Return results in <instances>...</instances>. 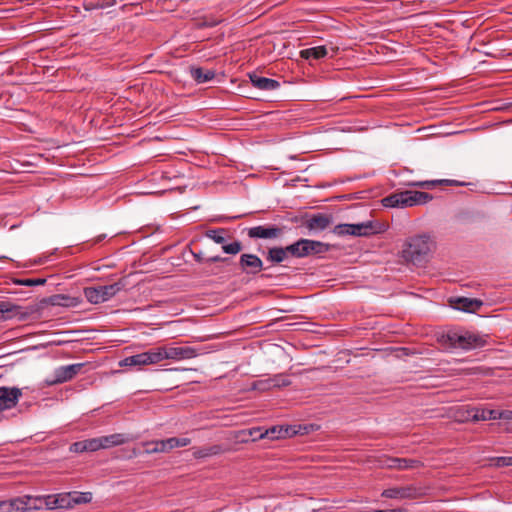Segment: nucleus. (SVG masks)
<instances>
[{
    "label": "nucleus",
    "mask_w": 512,
    "mask_h": 512,
    "mask_svg": "<svg viewBox=\"0 0 512 512\" xmlns=\"http://www.w3.org/2000/svg\"><path fill=\"white\" fill-rule=\"evenodd\" d=\"M435 249V242L428 234H421L410 237L402 249L403 258L413 263L421 265L428 261Z\"/></svg>",
    "instance_id": "nucleus-1"
},
{
    "label": "nucleus",
    "mask_w": 512,
    "mask_h": 512,
    "mask_svg": "<svg viewBox=\"0 0 512 512\" xmlns=\"http://www.w3.org/2000/svg\"><path fill=\"white\" fill-rule=\"evenodd\" d=\"M431 199L432 196L429 193L407 190L383 198L382 204L390 208H404L425 204Z\"/></svg>",
    "instance_id": "nucleus-2"
},
{
    "label": "nucleus",
    "mask_w": 512,
    "mask_h": 512,
    "mask_svg": "<svg viewBox=\"0 0 512 512\" xmlns=\"http://www.w3.org/2000/svg\"><path fill=\"white\" fill-rule=\"evenodd\" d=\"M287 250L290 251V256L303 258L310 255L326 253L329 250V245L321 241L302 238L288 245Z\"/></svg>",
    "instance_id": "nucleus-3"
},
{
    "label": "nucleus",
    "mask_w": 512,
    "mask_h": 512,
    "mask_svg": "<svg viewBox=\"0 0 512 512\" xmlns=\"http://www.w3.org/2000/svg\"><path fill=\"white\" fill-rule=\"evenodd\" d=\"M124 287L121 282H116L110 285L87 287L84 289V296L91 304H100L110 300Z\"/></svg>",
    "instance_id": "nucleus-4"
},
{
    "label": "nucleus",
    "mask_w": 512,
    "mask_h": 512,
    "mask_svg": "<svg viewBox=\"0 0 512 512\" xmlns=\"http://www.w3.org/2000/svg\"><path fill=\"white\" fill-rule=\"evenodd\" d=\"M48 495L21 496L11 499V512H26L28 510H41L46 508Z\"/></svg>",
    "instance_id": "nucleus-5"
},
{
    "label": "nucleus",
    "mask_w": 512,
    "mask_h": 512,
    "mask_svg": "<svg viewBox=\"0 0 512 512\" xmlns=\"http://www.w3.org/2000/svg\"><path fill=\"white\" fill-rule=\"evenodd\" d=\"M160 360H185L197 357V349L190 346H159Z\"/></svg>",
    "instance_id": "nucleus-6"
},
{
    "label": "nucleus",
    "mask_w": 512,
    "mask_h": 512,
    "mask_svg": "<svg viewBox=\"0 0 512 512\" xmlns=\"http://www.w3.org/2000/svg\"><path fill=\"white\" fill-rule=\"evenodd\" d=\"M422 495V489L415 485L389 487L381 493L382 497L395 500H413Z\"/></svg>",
    "instance_id": "nucleus-7"
},
{
    "label": "nucleus",
    "mask_w": 512,
    "mask_h": 512,
    "mask_svg": "<svg viewBox=\"0 0 512 512\" xmlns=\"http://www.w3.org/2000/svg\"><path fill=\"white\" fill-rule=\"evenodd\" d=\"M161 362L159 348H153L148 351L128 356L120 361V366H143L152 365Z\"/></svg>",
    "instance_id": "nucleus-8"
},
{
    "label": "nucleus",
    "mask_w": 512,
    "mask_h": 512,
    "mask_svg": "<svg viewBox=\"0 0 512 512\" xmlns=\"http://www.w3.org/2000/svg\"><path fill=\"white\" fill-rule=\"evenodd\" d=\"M449 341L454 348L470 350L484 345L482 337L472 333H452L448 335Z\"/></svg>",
    "instance_id": "nucleus-9"
},
{
    "label": "nucleus",
    "mask_w": 512,
    "mask_h": 512,
    "mask_svg": "<svg viewBox=\"0 0 512 512\" xmlns=\"http://www.w3.org/2000/svg\"><path fill=\"white\" fill-rule=\"evenodd\" d=\"M21 397L22 391L17 387H0V412L14 408Z\"/></svg>",
    "instance_id": "nucleus-10"
},
{
    "label": "nucleus",
    "mask_w": 512,
    "mask_h": 512,
    "mask_svg": "<svg viewBox=\"0 0 512 512\" xmlns=\"http://www.w3.org/2000/svg\"><path fill=\"white\" fill-rule=\"evenodd\" d=\"M239 266L244 273L255 275L262 271L263 262L255 254H242L239 259Z\"/></svg>",
    "instance_id": "nucleus-11"
},
{
    "label": "nucleus",
    "mask_w": 512,
    "mask_h": 512,
    "mask_svg": "<svg viewBox=\"0 0 512 512\" xmlns=\"http://www.w3.org/2000/svg\"><path fill=\"white\" fill-rule=\"evenodd\" d=\"M282 230L276 226H255L248 229L247 234L253 239H275L279 237Z\"/></svg>",
    "instance_id": "nucleus-12"
},
{
    "label": "nucleus",
    "mask_w": 512,
    "mask_h": 512,
    "mask_svg": "<svg viewBox=\"0 0 512 512\" xmlns=\"http://www.w3.org/2000/svg\"><path fill=\"white\" fill-rule=\"evenodd\" d=\"M382 466L389 469L408 470L418 468L421 462L416 459L388 457L383 461Z\"/></svg>",
    "instance_id": "nucleus-13"
},
{
    "label": "nucleus",
    "mask_w": 512,
    "mask_h": 512,
    "mask_svg": "<svg viewBox=\"0 0 512 512\" xmlns=\"http://www.w3.org/2000/svg\"><path fill=\"white\" fill-rule=\"evenodd\" d=\"M46 509H71L69 492L48 495Z\"/></svg>",
    "instance_id": "nucleus-14"
},
{
    "label": "nucleus",
    "mask_w": 512,
    "mask_h": 512,
    "mask_svg": "<svg viewBox=\"0 0 512 512\" xmlns=\"http://www.w3.org/2000/svg\"><path fill=\"white\" fill-rule=\"evenodd\" d=\"M250 81L255 88L265 91H272L279 88L280 83L277 80L259 76L256 73L249 75Z\"/></svg>",
    "instance_id": "nucleus-15"
},
{
    "label": "nucleus",
    "mask_w": 512,
    "mask_h": 512,
    "mask_svg": "<svg viewBox=\"0 0 512 512\" xmlns=\"http://www.w3.org/2000/svg\"><path fill=\"white\" fill-rule=\"evenodd\" d=\"M467 419L472 421L496 420L497 410L473 407L467 410Z\"/></svg>",
    "instance_id": "nucleus-16"
},
{
    "label": "nucleus",
    "mask_w": 512,
    "mask_h": 512,
    "mask_svg": "<svg viewBox=\"0 0 512 512\" xmlns=\"http://www.w3.org/2000/svg\"><path fill=\"white\" fill-rule=\"evenodd\" d=\"M331 223V217L325 214H314L306 222V227L311 231H323Z\"/></svg>",
    "instance_id": "nucleus-17"
},
{
    "label": "nucleus",
    "mask_w": 512,
    "mask_h": 512,
    "mask_svg": "<svg viewBox=\"0 0 512 512\" xmlns=\"http://www.w3.org/2000/svg\"><path fill=\"white\" fill-rule=\"evenodd\" d=\"M101 449L122 445L127 442L128 438L125 434L116 433L107 436L98 437Z\"/></svg>",
    "instance_id": "nucleus-18"
},
{
    "label": "nucleus",
    "mask_w": 512,
    "mask_h": 512,
    "mask_svg": "<svg viewBox=\"0 0 512 512\" xmlns=\"http://www.w3.org/2000/svg\"><path fill=\"white\" fill-rule=\"evenodd\" d=\"M256 432H259V438H269L271 440H275L289 435V428H284L283 426H273L267 429L264 433L261 432L260 429H257Z\"/></svg>",
    "instance_id": "nucleus-19"
},
{
    "label": "nucleus",
    "mask_w": 512,
    "mask_h": 512,
    "mask_svg": "<svg viewBox=\"0 0 512 512\" xmlns=\"http://www.w3.org/2000/svg\"><path fill=\"white\" fill-rule=\"evenodd\" d=\"M49 303L53 306L75 307L78 305L79 301L77 298L65 294H56L49 298Z\"/></svg>",
    "instance_id": "nucleus-20"
},
{
    "label": "nucleus",
    "mask_w": 512,
    "mask_h": 512,
    "mask_svg": "<svg viewBox=\"0 0 512 512\" xmlns=\"http://www.w3.org/2000/svg\"><path fill=\"white\" fill-rule=\"evenodd\" d=\"M352 236H368L376 233L373 222L367 221L357 224H351Z\"/></svg>",
    "instance_id": "nucleus-21"
},
{
    "label": "nucleus",
    "mask_w": 512,
    "mask_h": 512,
    "mask_svg": "<svg viewBox=\"0 0 512 512\" xmlns=\"http://www.w3.org/2000/svg\"><path fill=\"white\" fill-rule=\"evenodd\" d=\"M290 256V251L286 247H273L268 250L267 259L272 263H281Z\"/></svg>",
    "instance_id": "nucleus-22"
},
{
    "label": "nucleus",
    "mask_w": 512,
    "mask_h": 512,
    "mask_svg": "<svg viewBox=\"0 0 512 512\" xmlns=\"http://www.w3.org/2000/svg\"><path fill=\"white\" fill-rule=\"evenodd\" d=\"M300 55L306 60H318L327 55V49L325 46L311 47L301 50Z\"/></svg>",
    "instance_id": "nucleus-23"
},
{
    "label": "nucleus",
    "mask_w": 512,
    "mask_h": 512,
    "mask_svg": "<svg viewBox=\"0 0 512 512\" xmlns=\"http://www.w3.org/2000/svg\"><path fill=\"white\" fill-rule=\"evenodd\" d=\"M190 75L197 83H206L214 78L215 73L212 70H204L200 67H192L190 69Z\"/></svg>",
    "instance_id": "nucleus-24"
},
{
    "label": "nucleus",
    "mask_w": 512,
    "mask_h": 512,
    "mask_svg": "<svg viewBox=\"0 0 512 512\" xmlns=\"http://www.w3.org/2000/svg\"><path fill=\"white\" fill-rule=\"evenodd\" d=\"M70 494V502L71 509L76 505L88 504L92 501L93 495L91 492H80V491H71Z\"/></svg>",
    "instance_id": "nucleus-25"
},
{
    "label": "nucleus",
    "mask_w": 512,
    "mask_h": 512,
    "mask_svg": "<svg viewBox=\"0 0 512 512\" xmlns=\"http://www.w3.org/2000/svg\"><path fill=\"white\" fill-rule=\"evenodd\" d=\"M458 303V309L465 312H473L482 305V301L470 298H459Z\"/></svg>",
    "instance_id": "nucleus-26"
},
{
    "label": "nucleus",
    "mask_w": 512,
    "mask_h": 512,
    "mask_svg": "<svg viewBox=\"0 0 512 512\" xmlns=\"http://www.w3.org/2000/svg\"><path fill=\"white\" fill-rule=\"evenodd\" d=\"M69 380H71V378L69 376V373L67 371V367L65 365V366H60V367H58V368H56L54 370L53 379L50 380L48 383L53 385V384L64 383V382H67Z\"/></svg>",
    "instance_id": "nucleus-27"
},
{
    "label": "nucleus",
    "mask_w": 512,
    "mask_h": 512,
    "mask_svg": "<svg viewBox=\"0 0 512 512\" xmlns=\"http://www.w3.org/2000/svg\"><path fill=\"white\" fill-rule=\"evenodd\" d=\"M144 445L146 446L145 451L147 454L168 452L165 440L146 442Z\"/></svg>",
    "instance_id": "nucleus-28"
},
{
    "label": "nucleus",
    "mask_w": 512,
    "mask_h": 512,
    "mask_svg": "<svg viewBox=\"0 0 512 512\" xmlns=\"http://www.w3.org/2000/svg\"><path fill=\"white\" fill-rule=\"evenodd\" d=\"M168 451L178 448V447H185L188 446L191 443V440L186 437H171L168 439H164Z\"/></svg>",
    "instance_id": "nucleus-29"
},
{
    "label": "nucleus",
    "mask_w": 512,
    "mask_h": 512,
    "mask_svg": "<svg viewBox=\"0 0 512 512\" xmlns=\"http://www.w3.org/2000/svg\"><path fill=\"white\" fill-rule=\"evenodd\" d=\"M17 306L9 302H0V319L6 320L14 315Z\"/></svg>",
    "instance_id": "nucleus-30"
},
{
    "label": "nucleus",
    "mask_w": 512,
    "mask_h": 512,
    "mask_svg": "<svg viewBox=\"0 0 512 512\" xmlns=\"http://www.w3.org/2000/svg\"><path fill=\"white\" fill-rule=\"evenodd\" d=\"M221 452V447L218 445H214L208 448H202L194 451V456L196 458H204L212 455H216Z\"/></svg>",
    "instance_id": "nucleus-31"
},
{
    "label": "nucleus",
    "mask_w": 512,
    "mask_h": 512,
    "mask_svg": "<svg viewBox=\"0 0 512 512\" xmlns=\"http://www.w3.org/2000/svg\"><path fill=\"white\" fill-rule=\"evenodd\" d=\"M442 183H445L447 185H455V186H463V185H465V183H463V182H460V181H457V180H448V179L418 182V183H415L414 185H418V186L428 187L429 188V187L435 186L436 184H442Z\"/></svg>",
    "instance_id": "nucleus-32"
},
{
    "label": "nucleus",
    "mask_w": 512,
    "mask_h": 512,
    "mask_svg": "<svg viewBox=\"0 0 512 512\" xmlns=\"http://www.w3.org/2000/svg\"><path fill=\"white\" fill-rule=\"evenodd\" d=\"M273 388L285 387L291 384L290 379L284 374H276L270 377Z\"/></svg>",
    "instance_id": "nucleus-33"
},
{
    "label": "nucleus",
    "mask_w": 512,
    "mask_h": 512,
    "mask_svg": "<svg viewBox=\"0 0 512 512\" xmlns=\"http://www.w3.org/2000/svg\"><path fill=\"white\" fill-rule=\"evenodd\" d=\"M206 236L213 240L217 244L225 243V230L224 229H214L206 232Z\"/></svg>",
    "instance_id": "nucleus-34"
},
{
    "label": "nucleus",
    "mask_w": 512,
    "mask_h": 512,
    "mask_svg": "<svg viewBox=\"0 0 512 512\" xmlns=\"http://www.w3.org/2000/svg\"><path fill=\"white\" fill-rule=\"evenodd\" d=\"M252 388L259 391H268L273 389L272 384L270 383V377L255 381L252 384Z\"/></svg>",
    "instance_id": "nucleus-35"
},
{
    "label": "nucleus",
    "mask_w": 512,
    "mask_h": 512,
    "mask_svg": "<svg viewBox=\"0 0 512 512\" xmlns=\"http://www.w3.org/2000/svg\"><path fill=\"white\" fill-rule=\"evenodd\" d=\"M222 249L227 254L236 255V254H238L241 251L242 246H241V243L239 241H234V242L229 243V244H223L222 245Z\"/></svg>",
    "instance_id": "nucleus-36"
},
{
    "label": "nucleus",
    "mask_w": 512,
    "mask_h": 512,
    "mask_svg": "<svg viewBox=\"0 0 512 512\" xmlns=\"http://www.w3.org/2000/svg\"><path fill=\"white\" fill-rule=\"evenodd\" d=\"M333 232L338 236H352L351 232V224H339L336 225L333 229Z\"/></svg>",
    "instance_id": "nucleus-37"
},
{
    "label": "nucleus",
    "mask_w": 512,
    "mask_h": 512,
    "mask_svg": "<svg viewBox=\"0 0 512 512\" xmlns=\"http://www.w3.org/2000/svg\"><path fill=\"white\" fill-rule=\"evenodd\" d=\"M45 282H46V280L43 278H27V279L18 281L19 284L24 285V286H29V287L40 286V285L45 284Z\"/></svg>",
    "instance_id": "nucleus-38"
},
{
    "label": "nucleus",
    "mask_w": 512,
    "mask_h": 512,
    "mask_svg": "<svg viewBox=\"0 0 512 512\" xmlns=\"http://www.w3.org/2000/svg\"><path fill=\"white\" fill-rule=\"evenodd\" d=\"M492 461L493 465L497 467L512 466V456L496 457Z\"/></svg>",
    "instance_id": "nucleus-39"
},
{
    "label": "nucleus",
    "mask_w": 512,
    "mask_h": 512,
    "mask_svg": "<svg viewBox=\"0 0 512 512\" xmlns=\"http://www.w3.org/2000/svg\"><path fill=\"white\" fill-rule=\"evenodd\" d=\"M85 443L87 451L94 452L101 449V444L99 443L98 438L87 439L85 440Z\"/></svg>",
    "instance_id": "nucleus-40"
},
{
    "label": "nucleus",
    "mask_w": 512,
    "mask_h": 512,
    "mask_svg": "<svg viewBox=\"0 0 512 512\" xmlns=\"http://www.w3.org/2000/svg\"><path fill=\"white\" fill-rule=\"evenodd\" d=\"M83 363H75V364H69L66 365L67 371L69 373L70 378H74L83 368Z\"/></svg>",
    "instance_id": "nucleus-41"
},
{
    "label": "nucleus",
    "mask_w": 512,
    "mask_h": 512,
    "mask_svg": "<svg viewBox=\"0 0 512 512\" xmlns=\"http://www.w3.org/2000/svg\"><path fill=\"white\" fill-rule=\"evenodd\" d=\"M70 450L75 453H82L87 451L85 440L73 443L70 447Z\"/></svg>",
    "instance_id": "nucleus-42"
},
{
    "label": "nucleus",
    "mask_w": 512,
    "mask_h": 512,
    "mask_svg": "<svg viewBox=\"0 0 512 512\" xmlns=\"http://www.w3.org/2000/svg\"><path fill=\"white\" fill-rule=\"evenodd\" d=\"M223 21L222 18L204 19L202 25L206 27H214Z\"/></svg>",
    "instance_id": "nucleus-43"
},
{
    "label": "nucleus",
    "mask_w": 512,
    "mask_h": 512,
    "mask_svg": "<svg viewBox=\"0 0 512 512\" xmlns=\"http://www.w3.org/2000/svg\"><path fill=\"white\" fill-rule=\"evenodd\" d=\"M497 419L512 420V411H510V410H504V411L497 410Z\"/></svg>",
    "instance_id": "nucleus-44"
},
{
    "label": "nucleus",
    "mask_w": 512,
    "mask_h": 512,
    "mask_svg": "<svg viewBox=\"0 0 512 512\" xmlns=\"http://www.w3.org/2000/svg\"><path fill=\"white\" fill-rule=\"evenodd\" d=\"M0 512H11V499L0 501Z\"/></svg>",
    "instance_id": "nucleus-45"
},
{
    "label": "nucleus",
    "mask_w": 512,
    "mask_h": 512,
    "mask_svg": "<svg viewBox=\"0 0 512 512\" xmlns=\"http://www.w3.org/2000/svg\"><path fill=\"white\" fill-rule=\"evenodd\" d=\"M225 258L221 257V256H213V257H210L207 259L208 262H211V263H214V262H220V261H224Z\"/></svg>",
    "instance_id": "nucleus-46"
},
{
    "label": "nucleus",
    "mask_w": 512,
    "mask_h": 512,
    "mask_svg": "<svg viewBox=\"0 0 512 512\" xmlns=\"http://www.w3.org/2000/svg\"><path fill=\"white\" fill-rule=\"evenodd\" d=\"M384 512H408L406 508H395L391 510H384Z\"/></svg>",
    "instance_id": "nucleus-47"
},
{
    "label": "nucleus",
    "mask_w": 512,
    "mask_h": 512,
    "mask_svg": "<svg viewBox=\"0 0 512 512\" xmlns=\"http://www.w3.org/2000/svg\"><path fill=\"white\" fill-rule=\"evenodd\" d=\"M193 256H194V259L197 261V262H201L202 261V257L200 255V253H195L193 252Z\"/></svg>",
    "instance_id": "nucleus-48"
}]
</instances>
